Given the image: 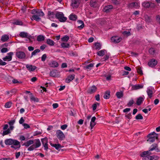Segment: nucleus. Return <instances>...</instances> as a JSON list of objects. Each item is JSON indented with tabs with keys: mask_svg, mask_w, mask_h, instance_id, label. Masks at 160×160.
<instances>
[{
	"mask_svg": "<svg viewBox=\"0 0 160 160\" xmlns=\"http://www.w3.org/2000/svg\"><path fill=\"white\" fill-rule=\"evenodd\" d=\"M34 141V143L30 146L28 149V151H32L34 149L38 148L41 145V143L39 139H35Z\"/></svg>",
	"mask_w": 160,
	"mask_h": 160,
	"instance_id": "f257e3e1",
	"label": "nucleus"
},
{
	"mask_svg": "<svg viewBox=\"0 0 160 160\" xmlns=\"http://www.w3.org/2000/svg\"><path fill=\"white\" fill-rule=\"evenodd\" d=\"M55 18L60 22H65L67 19V18L64 16L63 13L59 12H57L56 13Z\"/></svg>",
	"mask_w": 160,
	"mask_h": 160,
	"instance_id": "f03ea898",
	"label": "nucleus"
},
{
	"mask_svg": "<svg viewBox=\"0 0 160 160\" xmlns=\"http://www.w3.org/2000/svg\"><path fill=\"white\" fill-rule=\"evenodd\" d=\"M147 137L148 138L147 141L150 142H153L155 141V138H157V134L153 132L152 133L149 134Z\"/></svg>",
	"mask_w": 160,
	"mask_h": 160,
	"instance_id": "7ed1b4c3",
	"label": "nucleus"
},
{
	"mask_svg": "<svg viewBox=\"0 0 160 160\" xmlns=\"http://www.w3.org/2000/svg\"><path fill=\"white\" fill-rule=\"evenodd\" d=\"M56 135L57 138L60 140H62L65 138L63 133L60 130H58L56 132Z\"/></svg>",
	"mask_w": 160,
	"mask_h": 160,
	"instance_id": "20e7f679",
	"label": "nucleus"
},
{
	"mask_svg": "<svg viewBox=\"0 0 160 160\" xmlns=\"http://www.w3.org/2000/svg\"><path fill=\"white\" fill-rule=\"evenodd\" d=\"M21 146L20 142L17 140L13 139L12 143V145L11 146L12 148H14L15 149L19 148Z\"/></svg>",
	"mask_w": 160,
	"mask_h": 160,
	"instance_id": "39448f33",
	"label": "nucleus"
},
{
	"mask_svg": "<svg viewBox=\"0 0 160 160\" xmlns=\"http://www.w3.org/2000/svg\"><path fill=\"white\" fill-rule=\"evenodd\" d=\"M41 141L43 147H44V149L46 151L48 149V139L47 138L45 137L44 138L41 139Z\"/></svg>",
	"mask_w": 160,
	"mask_h": 160,
	"instance_id": "423d86ee",
	"label": "nucleus"
},
{
	"mask_svg": "<svg viewBox=\"0 0 160 160\" xmlns=\"http://www.w3.org/2000/svg\"><path fill=\"white\" fill-rule=\"evenodd\" d=\"M16 57L19 59H23L26 57L25 53L22 51H18L16 52Z\"/></svg>",
	"mask_w": 160,
	"mask_h": 160,
	"instance_id": "0eeeda50",
	"label": "nucleus"
},
{
	"mask_svg": "<svg viewBox=\"0 0 160 160\" xmlns=\"http://www.w3.org/2000/svg\"><path fill=\"white\" fill-rule=\"evenodd\" d=\"M13 53L12 52H10L7 53L8 56L2 58V59L4 61H11L12 58V56Z\"/></svg>",
	"mask_w": 160,
	"mask_h": 160,
	"instance_id": "6e6552de",
	"label": "nucleus"
},
{
	"mask_svg": "<svg viewBox=\"0 0 160 160\" xmlns=\"http://www.w3.org/2000/svg\"><path fill=\"white\" fill-rule=\"evenodd\" d=\"M159 159V157L157 155L148 156L143 158V160H158Z\"/></svg>",
	"mask_w": 160,
	"mask_h": 160,
	"instance_id": "1a4fd4ad",
	"label": "nucleus"
},
{
	"mask_svg": "<svg viewBox=\"0 0 160 160\" xmlns=\"http://www.w3.org/2000/svg\"><path fill=\"white\" fill-rule=\"evenodd\" d=\"M151 151H152L150 150V149H149L148 150L144 151L141 153L140 155L141 157H142V159H143V158L148 156H150L151 155H152V153L151 152Z\"/></svg>",
	"mask_w": 160,
	"mask_h": 160,
	"instance_id": "9d476101",
	"label": "nucleus"
},
{
	"mask_svg": "<svg viewBox=\"0 0 160 160\" xmlns=\"http://www.w3.org/2000/svg\"><path fill=\"white\" fill-rule=\"evenodd\" d=\"M150 150L152 151L155 150L157 152H160V148H158V144L157 143H153L152 144L149 148Z\"/></svg>",
	"mask_w": 160,
	"mask_h": 160,
	"instance_id": "9b49d317",
	"label": "nucleus"
},
{
	"mask_svg": "<svg viewBox=\"0 0 160 160\" xmlns=\"http://www.w3.org/2000/svg\"><path fill=\"white\" fill-rule=\"evenodd\" d=\"M157 61L155 59H152L148 63V65L151 67H154L157 65Z\"/></svg>",
	"mask_w": 160,
	"mask_h": 160,
	"instance_id": "f8f14e48",
	"label": "nucleus"
},
{
	"mask_svg": "<svg viewBox=\"0 0 160 160\" xmlns=\"http://www.w3.org/2000/svg\"><path fill=\"white\" fill-rule=\"evenodd\" d=\"M122 39L121 37L117 36L112 37L111 38V40L115 43H118L120 42Z\"/></svg>",
	"mask_w": 160,
	"mask_h": 160,
	"instance_id": "ddd939ff",
	"label": "nucleus"
},
{
	"mask_svg": "<svg viewBox=\"0 0 160 160\" xmlns=\"http://www.w3.org/2000/svg\"><path fill=\"white\" fill-rule=\"evenodd\" d=\"M49 66L52 68H57L59 66L58 63L55 61L52 60L48 63Z\"/></svg>",
	"mask_w": 160,
	"mask_h": 160,
	"instance_id": "4468645a",
	"label": "nucleus"
},
{
	"mask_svg": "<svg viewBox=\"0 0 160 160\" xmlns=\"http://www.w3.org/2000/svg\"><path fill=\"white\" fill-rule=\"evenodd\" d=\"M80 4L79 0H72V6L73 8H77Z\"/></svg>",
	"mask_w": 160,
	"mask_h": 160,
	"instance_id": "2eb2a0df",
	"label": "nucleus"
},
{
	"mask_svg": "<svg viewBox=\"0 0 160 160\" xmlns=\"http://www.w3.org/2000/svg\"><path fill=\"white\" fill-rule=\"evenodd\" d=\"M26 68L29 72H33L37 68V67L32 65L27 64Z\"/></svg>",
	"mask_w": 160,
	"mask_h": 160,
	"instance_id": "dca6fc26",
	"label": "nucleus"
},
{
	"mask_svg": "<svg viewBox=\"0 0 160 160\" xmlns=\"http://www.w3.org/2000/svg\"><path fill=\"white\" fill-rule=\"evenodd\" d=\"M131 86L132 87V90H136L142 88L143 87V85L142 84H136L135 85H132Z\"/></svg>",
	"mask_w": 160,
	"mask_h": 160,
	"instance_id": "f3484780",
	"label": "nucleus"
},
{
	"mask_svg": "<svg viewBox=\"0 0 160 160\" xmlns=\"http://www.w3.org/2000/svg\"><path fill=\"white\" fill-rule=\"evenodd\" d=\"M34 143V141L33 140H30L27 141V142H24L22 146H24L26 147H28L31 145H32Z\"/></svg>",
	"mask_w": 160,
	"mask_h": 160,
	"instance_id": "a211bd4d",
	"label": "nucleus"
},
{
	"mask_svg": "<svg viewBox=\"0 0 160 160\" xmlns=\"http://www.w3.org/2000/svg\"><path fill=\"white\" fill-rule=\"evenodd\" d=\"M96 118L95 116L93 117L91 119L90 123L91 129H92L93 127L96 125V123L95 122Z\"/></svg>",
	"mask_w": 160,
	"mask_h": 160,
	"instance_id": "6ab92c4d",
	"label": "nucleus"
},
{
	"mask_svg": "<svg viewBox=\"0 0 160 160\" xmlns=\"http://www.w3.org/2000/svg\"><path fill=\"white\" fill-rule=\"evenodd\" d=\"M153 88H148L147 90V92L149 98H151L152 97Z\"/></svg>",
	"mask_w": 160,
	"mask_h": 160,
	"instance_id": "aec40b11",
	"label": "nucleus"
},
{
	"mask_svg": "<svg viewBox=\"0 0 160 160\" xmlns=\"http://www.w3.org/2000/svg\"><path fill=\"white\" fill-rule=\"evenodd\" d=\"M19 35L22 38H27L29 42H30V41L31 40V39L27 37L28 36V33L26 32H20Z\"/></svg>",
	"mask_w": 160,
	"mask_h": 160,
	"instance_id": "412c9836",
	"label": "nucleus"
},
{
	"mask_svg": "<svg viewBox=\"0 0 160 160\" xmlns=\"http://www.w3.org/2000/svg\"><path fill=\"white\" fill-rule=\"evenodd\" d=\"M48 15L49 18L50 20L53 19L55 17L56 13L54 12L49 11L48 12Z\"/></svg>",
	"mask_w": 160,
	"mask_h": 160,
	"instance_id": "4be33fe9",
	"label": "nucleus"
},
{
	"mask_svg": "<svg viewBox=\"0 0 160 160\" xmlns=\"http://www.w3.org/2000/svg\"><path fill=\"white\" fill-rule=\"evenodd\" d=\"M74 78L75 75L74 74L70 75L66 78L65 82H66L69 83Z\"/></svg>",
	"mask_w": 160,
	"mask_h": 160,
	"instance_id": "5701e85b",
	"label": "nucleus"
},
{
	"mask_svg": "<svg viewBox=\"0 0 160 160\" xmlns=\"http://www.w3.org/2000/svg\"><path fill=\"white\" fill-rule=\"evenodd\" d=\"M144 99V96L143 97H140L137 99L136 102V104L138 105H140Z\"/></svg>",
	"mask_w": 160,
	"mask_h": 160,
	"instance_id": "b1692460",
	"label": "nucleus"
},
{
	"mask_svg": "<svg viewBox=\"0 0 160 160\" xmlns=\"http://www.w3.org/2000/svg\"><path fill=\"white\" fill-rule=\"evenodd\" d=\"M129 7L130 8H138L139 7V4L136 2H132L129 4Z\"/></svg>",
	"mask_w": 160,
	"mask_h": 160,
	"instance_id": "393cba45",
	"label": "nucleus"
},
{
	"mask_svg": "<svg viewBox=\"0 0 160 160\" xmlns=\"http://www.w3.org/2000/svg\"><path fill=\"white\" fill-rule=\"evenodd\" d=\"M97 89V88L94 85L91 87L88 91V92L90 94H92L95 92Z\"/></svg>",
	"mask_w": 160,
	"mask_h": 160,
	"instance_id": "a878e982",
	"label": "nucleus"
},
{
	"mask_svg": "<svg viewBox=\"0 0 160 160\" xmlns=\"http://www.w3.org/2000/svg\"><path fill=\"white\" fill-rule=\"evenodd\" d=\"M113 8V6L112 5H108L105 7L103 9V11L106 12H108L110 10Z\"/></svg>",
	"mask_w": 160,
	"mask_h": 160,
	"instance_id": "bb28decb",
	"label": "nucleus"
},
{
	"mask_svg": "<svg viewBox=\"0 0 160 160\" xmlns=\"http://www.w3.org/2000/svg\"><path fill=\"white\" fill-rule=\"evenodd\" d=\"M78 22L79 25L78 26L77 28L80 30L82 29L84 27V23L83 22L82 20H79L78 21Z\"/></svg>",
	"mask_w": 160,
	"mask_h": 160,
	"instance_id": "cd10ccee",
	"label": "nucleus"
},
{
	"mask_svg": "<svg viewBox=\"0 0 160 160\" xmlns=\"http://www.w3.org/2000/svg\"><path fill=\"white\" fill-rule=\"evenodd\" d=\"M50 144L52 147H54L56 149L58 150H59V148L62 147L60 144H57L50 143Z\"/></svg>",
	"mask_w": 160,
	"mask_h": 160,
	"instance_id": "c85d7f7f",
	"label": "nucleus"
},
{
	"mask_svg": "<svg viewBox=\"0 0 160 160\" xmlns=\"http://www.w3.org/2000/svg\"><path fill=\"white\" fill-rule=\"evenodd\" d=\"M9 39V36L6 34H4L2 36L1 40L3 42H5L8 41Z\"/></svg>",
	"mask_w": 160,
	"mask_h": 160,
	"instance_id": "c756f323",
	"label": "nucleus"
},
{
	"mask_svg": "<svg viewBox=\"0 0 160 160\" xmlns=\"http://www.w3.org/2000/svg\"><path fill=\"white\" fill-rule=\"evenodd\" d=\"M13 141V139L9 138L6 139L5 141V143L7 145H12V143Z\"/></svg>",
	"mask_w": 160,
	"mask_h": 160,
	"instance_id": "7c9ffc66",
	"label": "nucleus"
},
{
	"mask_svg": "<svg viewBox=\"0 0 160 160\" xmlns=\"http://www.w3.org/2000/svg\"><path fill=\"white\" fill-rule=\"evenodd\" d=\"M47 43L50 46H53L55 44L54 42L50 39L48 38L47 39Z\"/></svg>",
	"mask_w": 160,
	"mask_h": 160,
	"instance_id": "2f4dec72",
	"label": "nucleus"
},
{
	"mask_svg": "<svg viewBox=\"0 0 160 160\" xmlns=\"http://www.w3.org/2000/svg\"><path fill=\"white\" fill-rule=\"evenodd\" d=\"M69 19L72 21H76L77 19V16L76 15L71 14L69 17Z\"/></svg>",
	"mask_w": 160,
	"mask_h": 160,
	"instance_id": "473e14b6",
	"label": "nucleus"
},
{
	"mask_svg": "<svg viewBox=\"0 0 160 160\" xmlns=\"http://www.w3.org/2000/svg\"><path fill=\"white\" fill-rule=\"evenodd\" d=\"M14 24L19 25H22L23 24L22 22L19 20H16L12 22Z\"/></svg>",
	"mask_w": 160,
	"mask_h": 160,
	"instance_id": "72a5a7b5",
	"label": "nucleus"
},
{
	"mask_svg": "<svg viewBox=\"0 0 160 160\" xmlns=\"http://www.w3.org/2000/svg\"><path fill=\"white\" fill-rule=\"evenodd\" d=\"M105 50H102L97 52V53L99 56H103L105 55Z\"/></svg>",
	"mask_w": 160,
	"mask_h": 160,
	"instance_id": "f704fd0d",
	"label": "nucleus"
},
{
	"mask_svg": "<svg viewBox=\"0 0 160 160\" xmlns=\"http://www.w3.org/2000/svg\"><path fill=\"white\" fill-rule=\"evenodd\" d=\"M116 95L118 98H120L123 96V93L122 92H118L116 93Z\"/></svg>",
	"mask_w": 160,
	"mask_h": 160,
	"instance_id": "c9c22d12",
	"label": "nucleus"
},
{
	"mask_svg": "<svg viewBox=\"0 0 160 160\" xmlns=\"http://www.w3.org/2000/svg\"><path fill=\"white\" fill-rule=\"evenodd\" d=\"M103 97L105 99H108L110 97V92L109 91H107L105 92Z\"/></svg>",
	"mask_w": 160,
	"mask_h": 160,
	"instance_id": "e433bc0d",
	"label": "nucleus"
},
{
	"mask_svg": "<svg viewBox=\"0 0 160 160\" xmlns=\"http://www.w3.org/2000/svg\"><path fill=\"white\" fill-rule=\"evenodd\" d=\"M101 45L100 43L97 42L95 44V49L96 50H99L101 48Z\"/></svg>",
	"mask_w": 160,
	"mask_h": 160,
	"instance_id": "4c0bfd02",
	"label": "nucleus"
},
{
	"mask_svg": "<svg viewBox=\"0 0 160 160\" xmlns=\"http://www.w3.org/2000/svg\"><path fill=\"white\" fill-rule=\"evenodd\" d=\"M90 5L91 7H96L97 6V2L96 1H91L90 2Z\"/></svg>",
	"mask_w": 160,
	"mask_h": 160,
	"instance_id": "58836bf2",
	"label": "nucleus"
},
{
	"mask_svg": "<svg viewBox=\"0 0 160 160\" xmlns=\"http://www.w3.org/2000/svg\"><path fill=\"white\" fill-rule=\"evenodd\" d=\"M50 76L52 77H56L57 76L56 71L53 70L51 71L50 72Z\"/></svg>",
	"mask_w": 160,
	"mask_h": 160,
	"instance_id": "ea45409f",
	"label": "nucleus"
},
{
	"mask_svg": "<svg viewBox=\"0 0 160 160\" xmlns=\"http://www.w3.org/2000/svg\"><path fill=\"white\" fill-rule=\"evenodd\" d=\"M45 39L44 37L42 35L38 36L37 38L38 41L41 42L43 41Z\"/></svg>",
	"mask_w": 160,
	"mask_h": 160,
	"instance_id": "a19ab883",
	"label": "nucleus"
},
{
	"mask_svg": "<svg viewBox=\"0 0 160 160\" xmlns=\"http://www.w3.org/2000/svg\"><path fill=\"white\" fill-rule=\"evenodd\" d=\"M61 46L63 48H68L70 46V44L69 43H66V42H63L61 43Z\"/></svg>",
	"mask_w": 160,
	"mask_h": 160,
	"instance_id": "79ce46f5",
	"label": "nucleus"
},
{
	"mask_svg": "<svg viewBox=\"0 0 160 160\" xmlns=\"http://www.w3.org/2000/svg\"><path fill=\"white\" fill-rule=\"evenodd\" d=\"M32 18L34 20L38 22L40 21L41 19V18L37 15H33L32 16Z\"/></svg>",
	"mask_w": 160,
	"mask_h": 160,
	"instance_id": "37998d69",
	"label": "nucleus"
},
{
	"mask_svg": "<svg viewBox=\"0 0 160 160\" xmlns=\"http://www.w3.org/2000/svg\"><path fill=\"white\" fill-rule=\"evenodd\" d=\"M40 50L39 49H37L35 50L33 52H32L31 57H32L33 55H35L36 53L40 52Z\"/></svg>",
	"mask_w": 160,
	"mask_h": 160,
	"instance_id": "c03bdc74",
	"label": "nucleus"
},
{
	"mask_svg": "<svg viewBox=\"0 0 160 160\" xmlns=\"http://www.w3.org/2000/svg\"><path fill=\"white\" fill-rule=\"evenodd\" d=\"M149 52L150 54L153 55L156 52V51L153 48H151L149 50Z\"/></svg>",
	"mask_w": 160,
	"mask_h": 160,
	"instance_id": "a18cd8bd",
	"label": "nucleus"
},
{
	"mask_svg": "<svg viewBox=\"0 0 160 160\" xmlns=\"http://www.w3.org/2000/svg\"><path fill=\"white\" fill-rule=\"evenodd\" d=\"M12 104V102H8L5 104L4 106L6 108H9L11 107Z\"/></svg>",
	"mask_w": 160,
	"mask_h": 160,
	"instance_id": "49530a36",
	"label": "nucleus"
},
{
	"mask_svg": "<svg viewBox=\"0 0 160 160\" xmlns=\"http://www.w3.org/2000/svg\"><path fill=\"white\" fill-rule=\"evenodd\" d=\"M69 38V37L67 35H65L61 38L62 41L63 42H67Z\"/></svg>",
	"mask_w": 160,
	"mask_h": 160,
	"instance_id": "de8ad7c7",
	"label": "nucleus"
},
{
	"mask_svg": "<svg viewBox=\"0 0 160 160\" xmlns=\"http://www.w3.org/2000/svg\"><path fill=\"white\" fill-rule=\"evenodd\" d=\"M99 103L97 102L94 103L92 105V108L93 110L95 111L96 109L97 106H99Z\"/></svg>",
	"mask_w": 160,
	"mask_h": 160,
	"instance_id": "09e8293b",
	"label": "nucleus"
},
{
	"mask_svg": "<svg viewBox=\"0 0 160 160\" xmlns=\"http://www.w3.org/2000/svg\"><path fill=\"white\" fill-rule=\"evenodd\" d=\"M122 34L124 36H128L131 35L130 32L129 31H125L123 32Z\"/></svg>",
	"mask_w": 160,
	"mask_h": 160,
	"instance_id": "8fccbe9b",
	"label": "nucleus"
},
{
	"mask_svg": "<svg viewBox=\"0 0 160 160\" xmlns=\"http://www.w3.org/2000/svg\"><path fill=\"white\" fill-rule=\"evenodd\" d=\"M135 118L137 120H142L143 119V117L141 114H139L136 116Z\"/></svg>",
	"mask_w": 160,
	"mask_h": 160,
	"instance_id": "3c124183",
	"label": "nucleus"
},
{
	"mask_svg": "<svg viewBox=\"0 0 160 160\" xmlns=\"http://www.w3.org/2000/svg\"><path fill=\"white\" fill-rule=\"evenodd\" d=\"M44 14L42 11H37V15L39 16H43Z\"/></svg>",
	"mask_w": 160,
	"mask_h": 160,
	"instance_id": "603ef678",
	"label": "nucleus"
},
{
	"mask_svg": "<svg viewBox=\"0 0 160 160\" xmlns=\"http://www.w3.org/2000/svg\"><path fill=\"white\" fill-rule=\"evenodd\" d=\"M10 133V129H8L7 130L3 131L2 135L3 136L4 135L8 134Z\"/></svg>",
	"mask_w": 160,
	"mask_h": 160,
	"instance_id": "864d4df0",
	"label": "nucleus"
},
{
	"mask_svg": "<svg viewBox=\"0 0 160 160\" xmlns=\"http://www.w3.org/2000/svg\"><path fill=\"white\" fill-rule=\"evenodd\" d=\"M142 5L144 7L146 8H148L150 6V4L148 2H144Z\"/></svg>",
	"mask_w": 160,
	"mask_h": 160,
	"instance_id": "5fc2aeb1",
	"label": "nucleus"
},
{
	"mask_svg": "<svg viewBox=\"0 0 160 160\" xmlns=\"http://www.w3.org/2000/svg\"><path fill=\"white\" fill-rule=\"evenodd\" d=\"M112 3L116 5H118L120 4L119 2L117 0H112Z\"/></svg>",
	"mask_w": 160,
	"mask_h": 160,
	"instance_id": "6e6d98bb",
	"label": "nucleus"
},
{
	"mask_svg": "<svg viewBox=\"0 0 160 160\" xmlns=\"http://www.w3.org/2000/svg\"><path fill=\"white\" fill-rule=\"evenodd\" d=\"M137 71L138 73L139 74H143L142 71V70L141 68L140 67L138 68L137 69Z\"/></svg>",
	"mask_w": 160,
	"mask_h": 160,
	"instance_id": "4d7b16f0",
	"label": "nucleus"
},
{
	"mask_svg": "<svg viewBox=\"0 0 160 160\" xmlns=\"http://www.w3.org/2000/svg\"><path fill=\"white\" fill-rule=\"evenodd\" d=\"M47 58V55L46 54L43 55L41 57V60L42 61L44 62L45 61Z\"/></svg>",
	"mask_w": 160,
	"mask_h": 160,
	"instance_id": "13d9d810",
	"label": "nucleus"
},
{
	"mask_svg": "<svg viewBox=\"0 0 160 160\" xmlns=\"http://www.w3.org/2000/svg\"><path fill=\"white\" fill-rule=\"evenodd\" d=\"M30 99L32 101H34L36 102H38V100L37 98H35L33 96H31L30 97Z\"/></svg>",
	"mask_w": 160,
	"mask_h": 160,
	"instance_id": "bf43d9fd",
	"label": "nucleus"
},
{
	"mask_svg": "<svg viewBox=\"0 0 160 160\" xmlns=\"http://www.w3.org/2000/svg\"><path fill=\"white\" fill-rule=\"evenodd\" d=\"M8 51V49L7 48H3L1 50V52L2 53H5Z\"/></svg>",
	"mask_w": 160,
	"mask_h": 160,
	"instance_id": "052dcab7",
	"label": "nucleus"
},
{
	"mask_svg": "<svg viewBox=\"0 0 160 160\" xmlns=\"http://www.w3.org/2000/svg\"><path fill=\"white\" fill-rule=\"evenodd\" d=\"M15 122V120H13L10 121L8 123L10 126H13Z\"/></svg>",
	"mask_w": 160,
	"mask_h": 160,
	"instance_id": "680f3d73",
	"label": "nucleus"
},
{
	"mask_svg": "<svg viewBox=\"0 0 160 160\" xmlns=\"http://www.w3.org/2000/svg\"><path fill=\"white\" fill-rule=\"evenodd\" d=\"M134 103V101L133 100H131L129 101L128 103V106L129 107L131 106Z\"/></svg>",
	"mask_w": 160,
	"mask_h": 160,
	"instance_id": "e2e57ef3",
	"label": "nucleus"
},
{
	"mask_svg": "<svg viewBox=\"0 0 160 160\" xmlns=\"http://www.w3.org/2000/svg\"><path fill=\"white\" fill-rule=\"evenodd\" d=\"M68 127L67 124H64L61 126V128L62 130H65Z\"/></svg>",
	"mask_w": 160,
	"mask_h": 160,
	"instance_id": "0e129e2a",
	"label": "nucleus"
},
{
	"mask_svg": "<svg viewBox=\"0 0 160 160\" xmlns=\"http://www.w3.org/2000/svg\"><path fill=\"white\" fill-rule=\"evenodd\" d=\"M156 20L160 24V16L157 15L156 16Z\"/></svg>",
	"mask_w": 160,
	"mask_h": 160,
	"instance_id": "69168bd1",
	"label": "nucleus"
},
{
	"mask_svg": "<svg viewBox=\"0 0 160 160\" xmlns=\"http://www.w3.org/2000/svg\"><path fill=\"white\" fill-rule=\"evenodd\" d=\"M93 67V64L92 63H90L89 65H87L86 66V68L87 69H90L91 68Z\"/></svg>",
	"mask_w": 160,
	"mask_h": 160,
	"instance_id": "338daca9",
	"label": "nucleus"
},
{
	"mask_svg": "<svg viewBox=\"0 0 160 160\" xmlns=\"http://www.w3.org/2000/svg\"><path fill=\"white\" fill-rule=\"evenodd\" d=\"M7 64V63L5 62H3L1 59H0V65L2 66H4Z\"/></svg>",
	"mask_w": 160,
	"mask_h": 160,
	"instance_id": "774afa93",
	"label": "nucleus"
}]
</instances>
